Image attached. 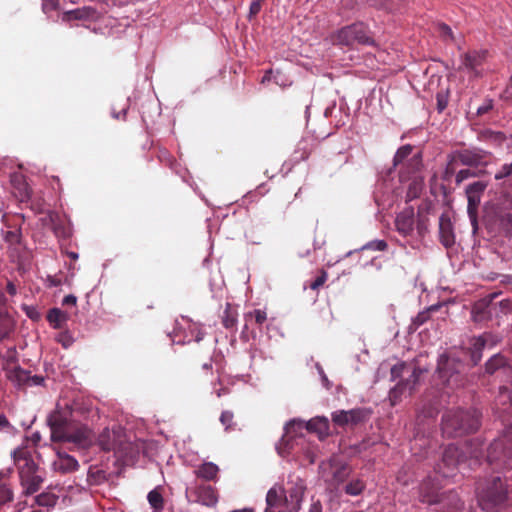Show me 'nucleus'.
Wrapping results in <instances>:
<instances>
[{
	"mask_svg": "<svg viewBox=\"0 0 512 512\" xmlns=\"http://www.w3.org/2000/svg\"><path fill=\"white\" fill-rule=\"evenodd\" d=\"M483 442L479 438L468 440L462 448L457 445H448L441 461L436 466V476L425 479L419 488L420 500L428 504H439L444 509L443 512H459L463 507V502L454 491L440 493V483L438 476L443 478L454 477L459 469L467 460L469 467L474 468L480 465V457L483 455Z\"/></svg>",
	"mask_w": 512,
	"mask_h": 512,
	"instance_id": "obj_1",
	"label": "nucleus"
},
{
	"mask_svg": "<svg viewBox=\"0 0 512 512\" xmlns=\"http://www.w3.org/2000/svg\"><path fill=\"white\" fill-rule=\"evenodd\" d=\"M480 417L476 409H449L442 416V433L450 438L473 433L480 427Z\"/></svg>",
	"mask_w": 512,
	"mask_h": 512,
	"instance_id": "obj_2",
	"label": "nucleus"
},
{
	"mask_svg": "<svg viewBox=\"0 0 512 512\" xmlns=\"http://www.w3.org/2000/svg\"><path fill=\"white\" fill-rule=\"evenodd\" d=\"M476 494L478 504L485 512H497L505 507L508 501V488L500 477H494L485 484H479Z\"/></svg>",
	"mask_w": 512,
	"mask_h": 512,
	"instance_id": "obj_3",
	"label": "nucleus"
},
{
	"mask_svg": "<svg viewBox=\"0 0 512 512\" xmlns=\"http://www.w3.org/2000/svg\"><path fill=\"white\" fill-rule=\"evenodd\" d=\"M485 461L495 470L512 469V424L489 445Z\"/></svg>",
	"mask_w": 512,
	"mask_h": 512,
	"instance_id": "obj_4",
	"label": "nucleus"
},
{
	"mask_svg": "<svg viewBox=\"0 0 512 512\" xmlns=\"http://www.w3.org/2000/svg\"><path fill=\"white\" fill-rule=\"evenodd\" d=\"M14 462L19 470L21 485L26 495L40 489L43 479L36 474V465L25 449H17L13 453Z\"/></svg>",
	"mask_w": 512,
	"mask_h": 512,
	"instance_id": "obj_5",
	"label": "nucleus"
},
{
	"mask_svg": "<svg viewBox=\"0 0 512 512\" xmlns=\"http://www.w3.org/2000/svg\"><path fill=\"white\" fill-rule=\"evenodd\" d=\"M331 41L335 45L343 46L375 44L369 28L363 22H356L342 27L331 35Z\"/></svg>",
	"mask_w": 512,
	"mask_h": 512,
	"instance_id": "obj_6",
	"label": "nucleus"
},
{
	"mask_svg": "<svg viewBox=\"0 0 512 512\" xmlns=\"http://www.w3.org/2000/svg\"><path fill=\"white\" fill-rule=\"evenodd\" d=\"M464 368L460 360L442 355L438 360L437 373L443 384L454 388L463 385Z\"/></svg>",
	"mask_w": 512,
	"mask_h": 512,
	"instance_id": "obj_7",
	"label": "nucleus"
},
{
	"mask_svg": "<svg viewBox=\"0 0 512 512\" xmlns=\"http://www.w3.org/2000/svg\"><path fill=\"white\" fill-rule=\"evenodd\" d=\"M319 472L327 484L336 488L348 479L352 469L347 463L331 458L320 464Z\"/></svg>",
	"mask_w": 512,
	"mask_h": 512,
	"instance_id": "obj_8",
	"label": "nucleus"
},
{
	"mask_svg": "<svg viewBox=\"0 0 512 512\" xmlns=\"http://www.w3.org/2000/svg\"><path fill=\"white\" fill-rule=\"evenodd\" d=\"M369 408L359 407L351 410H337L331 414L332 422L339 427L351 428L366 423L371 417Z\"/></svg>",
	"mask_w": 512,
	"mask_h": 512,
	"instance_id": "obj_9",
	"label": "nucleus"
},
{
	"mask_svg": "<svg viewBox=\"0 0 512 512\" xmlns=\"http://www.w3.org/2000/svg\"><path fill=\"white\" fill-rule=\"evenodd\" d=\"M97 443L103 451H114L115 453H124L129 445L120 427L113 428L112 430L108 428L104 429L100 433Z\"/></svg>",
	"mask_w": 512,
	"mask_h": 512,
	"instance_id": "obj_10",
	"label": "nucleus"
},
{
	"mask_svg": "<svg viewBox=\"0 0 512 512\" xmlns=\"http://www.w3.org/2000/svg\"><path fill=\"white\" fill-rule=\"evenodd\" d=\"M490 156V152L477 147L452 152L453 160H458L461 165L469 167L487 166Z\"/></svg>",
	"mask_w": 512,
	"mask_h": 512,
	"instance_id": "obj_11",
	"label": "nucleus"
},
{
	"mask_svg": "<svg viewBox=\"0 0 512 512\" xmlns=\"http://www.w3.org/2000/svg\"><path fill=\"white\" fill-rule=\"evenodd\" d=\"M71 412L68 410L56 409L47 418V423L51 431V440L60 442L67 430L74 423L70 420Z\"/></svg>",
	"mask_w": 512,
	"mask_h": 512,
	"instance_id": "obj_12",
	"label": "nucleus"
},
{
	"mask_svg": "<svg viewBox=\"0 0 512 512\" xmlns=\"http://www.w3.org/2000/svg\"><path fill=\"white\" fill-rule=\"evenodd\" d=\"M94 435L84 424L74 422L60 442L73 443L79 449H87L93 444Z\"/></svg>",
	"mask_w": 512,
	"mask_h": 512,
	"instance_id": "obj_13",
	"label": "nucleus"
},
{
	"mask_svg": "<svg viewBox=\"0 0 512 512\" xmlns=\"http://www.w3.org/2000/svg\"><path fill=\"white\" fill-rule=\"evenodd\" d=\"M285 489V498L287 499V512H299L301 503L306 491L305 482L299 478H289Z\"/></svg>",
	"mask_w": 512,
	"mask_h": 512,
	"instance_id": "obj_14",
	"label": "nucleus"
},
{
	"mask_svg": "<svg viewBox=\"0 0 512 512\" xmlns=\"http://www.w3.org/2000/svg\"><path fill=\"white\" fill-rule=\"evenodd\" d=\"M487 186V182L479 180L469 184L465 190L468 200L467 212L472 221H476L478 207Z\"/></svg>",
	"mask_w": 512,
	"mask_h": 512,
	"instance_id": "obj_15",
	"label": "nucleus"
},
{
	"mask_svg": "<svg viewBox=\"0 0 512 512\" xmlns=\"http://www.w3.org/2000/svg\"><path fill=\"white\" fill-rule=\"evenodd\" d=\"M487 51H470L462 56V68L472 77H480L486 61Z\"/></svg>",
	"mask_w": 512,
	"mask_h": 512,
	"instance_id": "obj_16",
	"label": "nucleus"
},
{
	"mask_svg": "<svg viewBox=\"0 0 512 512\" xmlns=\"http://www.w3.org/2000/svg\"><path fill=\"white\" fill-rule=\"evenodd\" d=\"M265 512H287V499L285 498V489L281 485L271 487L266 495Z\"/></svg>",
	"mask_w": 512,
	"mask_h": 512,
	"instance_id": "obj_17",
	"label": "nucleus"
},
{
	"mask_svg": "<svg viewBox=\"0 0 512 512\" xmlns=\"http://www.w3.org/2000/svg\"><path fill=\"white\" fill-rule=\"evenodd\" d=\"M191 494L195 496V502L207 507H214L218 502L217 490L209 484L196 485Z\"/></svg>",
	"mask_w": 512,
	"mask_h": 512,
	"instance_id": "obj_18",
	"label": "nucleus"
},
{
	"mask_svg": "<svg viewBox=\"0 0 512 512\" xmlns=\"http://www.w3.org/2000/svg\"><path fill=\"white\" fill-rule=\"evenodd\" d=\"M413 207H407L397 214L395 227L397 232L403 237L411 236L414 232L415 219Z\"/></svg>",
	"mask_w": 512,
	"mask_h": 512,
	"instance_id": "obj_19",
	"label": "nucleus"
},
{
	"mask_svg": "<svg viewBox=\"0 0 512 512\" xmlns=\"http://www.w3.org/2000/svg\"><path fill=\"white\" fill-rule=\"evenodd\" d=\"M495 413L502 419L506 415H512V390L506 386L499 388V393L494 403Z\"/></svg>",
	"mask_w": 512,
	"mask_h": 512,
	"instance_id": "obj_20",
	"label": "nucleus"
},
{
	"mask_svg": "<svg viewBox=\"0 0 512 512\" xmlns=\"http://www.w3.org/2000/svg\"><path fill=\"white\" fill-rule=\"evenodd\" d=\"M57 458L53 461V469L61 474L72 473L78 470L79 463L71 455L61 449L56 450Z\"/></svg>",
	"mask_w": 512,
	"mask_h": 512,
	"instance_id": "obj_21",
	"label": "nucleus"
},
{
	"mask_svg": "<svg viewBox=\"0 0 512 512\" xmlns=\"http://www.w3.org/2000/svg\"><path fill=\"white\" fill-rule=\"evenodd\" d=\"M421 371L419 369L414 368L410 377L405 382H399L393 389L390 390L389 398L392 405H395L399 399L401 394L409 387V393L411 394L415 384L417 383Z\"/></svg>",
	"mask_w": 512,
	"mask_h": 512,
	"instance_id": "obj_22",
	"label": "nucleus"
},
{
	"mask_svg": "<svg viewBox=\"0 0 512 512\" xmlns=\"http://www.w3.org/2000/svg\"><path fill=\"white\" fill-rule=\"evenodd\" d=\"M439 235L440 242L449 248L455 243V236L453 233V225L448 215L442 214L439 218Z\"/></svg>",
	"mask_w": 512,
	"mask_h": 512,
	"instance_id": "obj_23",
	"label": "nucleus"
},
{
	"mask_svg": "<svg viewBox=\"0 0 512 512\" xmlns=\"http://www.w3.org/2000/svg\"><path fill=\"white\" fill-rule=\"evenodd\" d=\"M315 148V140L312 137H303L296 146L293 153L295 163L305 161L309 158Z\"/></svg>",
	"mask_w": 512,
	"mask_h": 512,
	"instance_id": "obj_24",
	"label": "nucleus"
},
{
	"mask_svg": "<svg viewBox=\"0 0 512 512\" xmlns=\"http://www.w3.org/2000/svg\"><path fill=\"white\" fill-rule=\"evenodd\" d=\"M6 372V377L16 386L25 387L29 382V371L22 369L20 366H3Z\"/></svg>",
	"mask_w": 512,
	"mask_h": 512,
	"instance_id": "obj_25",
	"label": "nucleus"
},
{
	"mask_svg": "<svg viewBox=\"0 0 512 512\" xmlns=\"http://www.w3.org/2000/svg\"><path fill=\"white\" fill-rule=\"evenodd\" d=\"M305 429L316 433L320 439L325 438L329 433V421L325 417H315L305 422Z\"/></svg>",
	"mask_w": 512,
	"mask_h": 512,
	"instance_id": "obj_26",
	"label": "nucleus"
},
{
	"mask_svg": "<svg viewBox=\"0 0 512 512\" xmlns=\"http://www.w3.org/2000/svg\"><path fill=\"white\" fill-rule=\"evenodd\" d=\"M218 473L219 467L212 462H205L195 470L196 476L205 481H216L218 479Z\"/></svg>",
	"mask_w": 512,
	"mask_h": 512,
	"instance_id": "obj_27",
	"label": "nucleus"
},
{
	"mask_svg": "<svg viewBox=\"0 0 512 512\" xmlns=\"http://www.w3.org/2000/svg\"><path fill=\"white\" fill-rule=\"evenodd\" d=\"M304 429L305 422L296 419L289 421L285 426V434L282 437V442L288 446L290 440L301 435Z\"/></svg>",
	"mask_w": 512,
	"mask_h": 512,
	"instance_id": "obj_28",
	"label": "nucleus"
},
{
	"mask_svg": "<svg viewBox=\"0 0 512 512\" xmlns=\"http://www.w3.org/2000/svg\"><path fill=\"white\" fill-rule=\"evenodd\" d=\"M14 500V492L7 483L0 482V512H7Z\"/></svg>",
	"mask_w": 512,
	"mask_h": 512,
	"instance_id": "obj_29",
	"label": "nucleus"
},
{
	"mask_svg": "<svg viewBox=\"0 0 512 512\" xmlns=\"http://www.w3.org/2000/svg\"><path fill=\"white\" fill-rule=\"evenodd\" d=\"M95 10L91 7H82L74 10L66 11L63 14L64 21L71 20H87L93 17Z\"/></svg>",
	"mask_w": 512,
	"mask_h": 512,
	"instance_id": "obj_30",
	"label": "nucleus"
},
{
	"mask_svg": "<svg viewBox=\"0 0 512 512\" xmlns=\"http://www.w3.org/2000/svg\"><path fill=\"white\" fill-rule=\"evenodd\" d=\"M46 318L53 328L60 329L68 320L69 316L59 308H52L48 311Z\"/></svg>",
	"mask_w": 512,
	"mask_h": 512,
	"instance_id": "obj_31",
	"label": "nucleus"
},
{
	"mask_svg": "<svg viewBox=\"0 0 512 512\" xmlns=\"http://www.w3.org/2000/svg\"><path fill=\"white\" fill-rule=\"evenodd\" d=\"M472 319L474 322H484L490 319L491 313L485 301H479L472 308Z\"/></svg>",
	"mask_w": 512,
	"mask_h": 512,
	"instance_id": "obj_32",
	"label": "nucleus"
},
{
	"mask_svg": "<svg viewBox=\"0 0 512 512\" xmlns=\"http://www.w3.org/2000/svg\"><path fill=\"white\" fill-rule=\"evenodd\" d=\"M238 312L230 303H226L222 315V325L226 329H234L237 324Z\"/></svg>",
	"mask_w": 512,
	"mask_h": 512,
	"instance_id": "obj_33",
	"label": "nucleus"
},
{
	"mask_svg": "<svg viewBox=\"0 0 512 512\" xmlns=\"http://www.w3.org/2000/svg\"><path fill=\"white\" fill-rule=\"evenodd\" d=\"M423 190V179L421 177H414L410 182L407 192L406 201H412L418 198Z\"/></svg>",
	"mask_w": 512,
	"mask_h": 512,
	"instance_id": "obj_34",
	"label": "nucleus"
},
{
	"mask_svg": "<svg viewBox=\"0 0 512 512\" xmlns=\"http://www.w3.org/2000/svg\"><path fill=\"white\" fill-rule=\"evenodd\" d=\"M486 348L484 344V340L482 339L481 335L477 337H473L470 340V351H471V357L475 364L480 361L481 359V352L482 350Z\"/></svg>",
	"mask_w": 512,
	"mask_h": 512,
	"instance_id": "obj_35",
	"label": "nucleus"
},
{
	"mask_svg": "<svg viewBox=\"0 0 512 512\" xmlns=\"http://www.w3.org/2000/svg\"><path fill=\"white\" fill-rule=\"evenodd\" d=\"M412 151H413V146L410 144L401 146L397 150V152L394 156V159H393L394 167H397L400 164H404L410 158Z\"/></svg>",
	"mask_w": 512,
	"mask_h": 512,
	"instance_id": "obj_36",
	"label": "nucleus"
},
{
	"mask_svg": "<svg viewBox=\"0 0 512 512\" xmlns=\"http://www.w3.org/2000/svg\"><path fill=\"white\" fill-rule=\"evenodd\" d=\"M147 499L155 512H161L163 510L164 499L162 494L157 489L150 491L148 493Z\"/></svg>",
	"mask_w": 512,
	"mask_h": 512,
	"instance_id": "obj_37",
	"label": "nucleus"
},
{
	"mask_svg": "<svg viewBox=\"0 0 512 512\" xmlns=\"http://www.w3.org/2000/svg\"><path fill=\"white\" fill-rule=\"evenodd\" d=\"M365 483L363 480L357 478L352 479L349 483L346 484L344 491L347 495L350 496H358L365 489Z\"/></svg>",
	"mask_w": 512,
	"mask_h": 512,
	"instance_id": "obj_38",
	"label": "nucleus"
},
{
	"mask_svg": "<svg viewBox=\"0 0 512 512\" xmlns=\"http://www.w3.org/2000/svg\"><path fill=\"white\" fill-rule=\"evenodd\" d=\"M506 366V359L501 355H495L489 359L486 363V372L489 374H494L501 368Z\"/></svg>",
	"mask_w": 512,
	"mask_h": 512,
	"instance_id": "obj_39",
	"label": "nucleus"
},
{
	"mask_svg": "<svg viewBox=\"0 0 512 512\" xmlns=\"http://www.w3.org/2000/svg\"><path fill=\"white\" fill-rule=\"evenodd\" d=\"M481 139L485 141L494 142L496 144H502L506 140V136L503 132L500 131H492V130H484L481 132Z\"/></svg>",
	"mask_w": 512,
	"mask_h": 512,
	"instance_id": "obj_40",
	"label": "nucleus"
},
{
	"mask_svg": "<svg viewBox=\"0 0 512 512\" xmlns=\"http://www.w3.org/2000/svg\"><path fill=\"white\" fill-rule=\"evenodd\" d=\"M57 496L52 493H41L36 496L35 501L38 506L53 507L57 503Z\"/></svg>",
	"mask_w": 512,
	"mask_h": 512,
	"instance_id": "obj_41",
	"label": "nucleus"
},
{
	"mask_svg": "<svg viewBox=\"0 0 512 512\" xmlns=\"http://www.w3.org/2000/svg\"><path fill=\"white\" fill-rule=\"evenodd\" d=\"M405 166L408 173L418 172L422 167V157L420 153L412 155L406 162Z\"/></svg>",
	"mask_w": 512,
	"mask_h": 512,
	"instance_id": "obj_42",
	"label": "nucleus"
},
{
	"mask_svg": "<svg viewBox=\"0 0 512 512\" xmlns=\"http://www.w3.org/2000/svg\"><path fill=\"white\" fill-rule=\"evenodd\" d=\"M327 278H328V273L325 271V270H320L318 275L316 276V278L305 284L304 288H310L311 290H319V288H321L325 282L327 281Z\"/></svg>",
	"mask_w": 512,
	"mask_h": 512,
	"instance_id": "obj_43",
	"label": "nucleus"
},
{
	"mask_svg": "<svg viewBox=\"0 0 512 512\" xmlns=\"http://www.w3.org/2000/svg\"><path fill=\"white\" fill-rule=\"evenodd\" d=\"M495 180H509L512 181V162L504 163L495 173Z\"/></svg>",
	"mask_w": 512,
	"mask_h": 512,
	"instance_id": "obj_44",
	"label": "nucleus"
},
{
	"mask_svg": "<svg viewBox=\"0 0 512 512\" xmlns=\"http://www.w3.org/2000/svg\"><path fill=\"white\" fill-rule=\"evenodd\" d=\"M428 221V217L424 215L421 211V208H419L417 213L416 229L420 237H423L425 233L428 231Z\"/></svg>",
	"mask_w": 512,
	"mask_h": 512,
	"instance_id": "obj_45",
	"label": "nucleus"
},
{
	"mask_svg": "<svg viewBox=\"0 0 512 512\" xmlns=\"http://www.w3.org/2000/svg\"><path fill=\"white\" fill-rule=\"evenodd\" d=\"M438 308V305H432L428 309L419 312L417 316L414 318L413 324L416 326L423 325L430 319L431 312L436 311Z\"/></svg>",
	"mask_w": 512,
	"mask_h": 512,
	"instance_id": "obj_46",
	"label": "nucleus"
},
{
	"mask_svg": "<svg viewBox=\"0 0 512 512\" xmlns=\"http://www.w3.org/2000/svg\"><path fill=\"white\" fill-rule=\"evenodd\" d=\"M482 173H485V171L484 170L474 171L471 169H462L456 173L455 181L457 184H460L464 180H467L472 177H477Z\"/></svg>",
	"mask_w": 512,
	"mask_h": 512,
	"instance_id": "obj_47",
	"label": "nucleus"
},
{
	"mask_svg": "<svg viewBox=\"0 0 512 512\" xmlns=\"http://www.w3.org/2000/svg\"><path fill=\"white\" fill-rule=\"evenodd\" d=\"M220 422L225 427L226 431H230L234 429L236 425L234 422V414L231 411H223L220 415Z\"/></svg>",
	"mask_w": 512,
	"mask_h": 512,
	"instance_id": "obj_48",
	"label": "nucleus"
},
{
	"mask_svg": "<svg viewBox=\"0 0 512 512\" xmlns=\"http://www.w3.org/2000/svg\"><path fill=\"white\" fill-rule=\"evenodd\" d=\"M4 239L10 245L20 244L22 239L21 229L16 228L14 230L6 231L4 234Z\"/></svg>",
	"mask_w": 512,
	"mask_h": 512,
	"instance_id": "obj_49",
	"label": "nucleus"
},
{
	"mask_svg": "<svg viewBox=\"0 0 512 512\" xmlns=\"http://www.w3.org/2000/svg\"><path fill=\"white\" fill-rule=\"evenodd\" d=\"M244 317L246 321H249V319L254 318L255 323L258 324L259 326H261L267 320L266 312L260 309H256L252 312L246 313Z\"/></svg>",
	"mask_w": 512,
	"mask_h": 512,
	"instance_id": "obj_50",
	"label": "nucleus"
},
{
	"mask_svg": "<svg viewBox=\"0 0 512 512\" xmlns=\"http://www.w3.org/2000/svg\"><path fill=\"white\" fill-rule=\"evenodd\" d=\"M41 2L42 11L46 15L58 10L60 6V0H41Z\"/></svg>",
	"mask_w": 512,
	"mask_h": 512,
	"instance_id": "obj_51",
	"label": "nucleus"
},
{
	"mask_svg": "<svg viewBox=\"0 0 512 512\" xmlns=\"http://www.w3.org/2000/svg\"><path fill=\"white\" fill-rule=\"evenodd\" d=\"M460 164L458 160L452 159V153L448 155V162L444 172V179L448 180L456 172L457 165Z\"/></svg>",
	"mask_w": 512,
	"mask_h": 512,
	"instance_id": "obj_52",
	"label": "nucleus"
},
{
	"mask_svg": "<svg viewBox=\"0 0 512 512\" xmlns=\"http://www.w3.org/2000/svg\"><path fill=\"white\" fill-rule=\"evenodd\" d=\"M5 364L4 366H8L12 368L13 366H17V351L14 347L9 348L4 355Z\"/></svg>",
	"mask_w": 512,
	"mask_h": 512,
	"instance_id": "obj_53",
	"label": "nucleus"
},
{
	"mask_svg": "<svg viewBox=\"0 0 512 512\" xmlns=\"http://www.w3.org/2000/svg\"><path fill=\"white\" fill-rule=\"evenodd\" d=\"M388 247V244L385 240H374L367 243L363 249L375 250V251H384Z\"/></svg>",
	"mask_w": 512,
	"mask_h": 512,
	"instance_id": "obj_54",
	"label": "nucleus"
},
{
	"mask_svg": "<svg viewBox=\"0 0 512 512\" xmlns=\"http://www.w3.org/2000/svg\"><path fill=\"white\" fill-rule=\"evenodd\" d=\"M481 337L484 340L486 348H492L500 341V338L497 335L490 332L483 333Z\"/></svg>",
	"mask_w": 512,
	"mask_h": 512,
	"instance_id": "obj_55",
	"label": "nucleus"
},
{
	"mask_svg": "<svg viewBox=\"0 0 512 512\" xmlns=\"http://www.w3.org/2000/svg\"><path fill=\"white\" fill-rule=\"evenodd\" d=\"M13 431V426L4 414H0V433L10 434Z\"/></svg>",
	"mask_w": 512,
	"mask_h": 512,
	"instance_id": "obj_56",
	"label": "nucleus"
},
{
	"mask_svg": "<svg viewBox=\"0 0 512 512\" xmlns=\"http://www.w3.org/2000/svg\"><path fill=\"white\" fill-rule=\"evenodd\" d=\"M438 31L444 40H453V32L451 28L446 24H439Z\"/></svg>",
	"mask_w": 512,
	"mask_h": 512,
	"instance_id": "obj_57",
	"label": "nucleus"
},
{
	"mask_svg": "<svg viewBox=\"0 0 512 512\" xmlns=\"http://www.w3.org/2000/svg\"><path fill=\"white\" fill-rule=\"evenodd\" d=\"M2 328L0 329V339L6 337L11 330V321L8 318H0Z\"/></svg>",
	"mask_w": 512,
	"mask_h": 512,
	"instance_id": "obj_58",
	"label": "nucleus"
},
{
	"mask_svg": "<svg viewBox=\"0 0 512 512\" xmlns=\"http://www.w3.org/2000/svg\"><path fill=\"white\" fill-rule=\"evenodd\" d=\"M263 2L264 0H253L251 2L249 9L250 18L256 16L260 12Z\"/></svg>",
	"mask_w": 512,
	"mask_h": 512,
	"instance_id": "obj_59",
	"label": "nucleus"
},
{
	"mask_svg": "<svg viewBox=\"0 0 512 512\" xmlns=\"http://www.w3.org/2000/svg\"><path fill=\"white\" fill-rule=\"evenodd\" d=\"M407 368L406 364L404 363H401V364H397V365H394L392 368H391V377L392 379H396V378H399L402 376L404 370Z\"/></svg>",
	"mask_w": 512,
	"mask_h": 512,
	"instance_id": "obj_60",
	"label": "nucleus"
},
{
	"mask_svg": "<svg viewBox=\"0 0 512 512\" xmlns=\"http://www.w3.org/2000/svg\"><path fill=\"white\" fill-rule=\"evenodd\" d=\"M54 232H55L56 236L62 237V238L68 237L69 233H70L68 227H66L65 225H62V224L54 225Z\"/></svg>",
	"mask_w": 512,
	"mask_h": 512,
	"instance_id": "obj_61",
	"label": "nucleus"
},
{
	"mask_svg": "<svg viewBox=\"0 0 512 512\" xmlns=\"http://www.w3.org/2000/svg\"><path fill=\"white\" fill-rule=\"evenodd\" d=\"M44 382V378L38 375H30L29 374V382L26 383V386H38Z\"/></svg>",
	"mask_w": 512,
	"mask_h": 512,
	"instance_id": "obj_62",
	"label": "nucleus"
},
{
	"mask_svg": "<svg viewBox=\"0 0 512 512\" xmlns=\"http://www.w3.org/2000/svg\"><path fill=\"white\" fill-rule=\"evenodd\" d=\"M76 303H77V297L72 294L65 296L62 301V305H64V306H69V305L75 306Z\"/></svg>",
	"mask_w": 512,
	"mask_h": 512,
	"instance_id": "obj_63",
	"label": "nucleus"
},
{
	"mask_svg": "<svg viewBox=\"0 0 512 512\" xmlns=\"http://www.w3.org/2000/svg\"><path fill=\"white\" fill-rule=\"evenodd\" d=\"M503 225L508 232L512 233V214H507L503 218Z\"/></svg>",
	"mask_w": 512,
	"mask_h": 512,
	"instance_id": "obj_64",
	"label": "nucleus"
}]
</instances>
